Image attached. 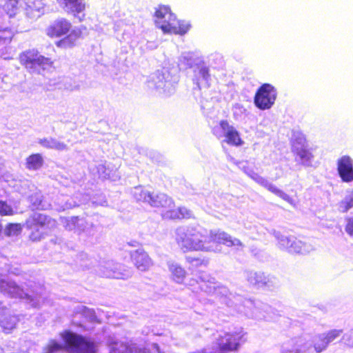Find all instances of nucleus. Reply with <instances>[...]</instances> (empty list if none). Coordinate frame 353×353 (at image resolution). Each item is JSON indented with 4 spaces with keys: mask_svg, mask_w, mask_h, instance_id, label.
<instances>
[{
    "mask_svg": "<svg viewBox=\"0 0 353 353\" xmlns=\"http://www.w3.org/2000/svg\"><path fill=\"white\" fill-rule=\"evenodd\" d=\"M43 196L39 191H35L32 194L28 195V199L32 207L37 210H47L51 205L43 201Z\"/></svg>",
    "mask_w": 353,
    "mask_h": 353,
    "instance_id": "29",
    "label": "nucleus"
},
{
    "mask_svg": "<svg viewBox=\"0 0 353 353\" xmlns=\"http://www.w3.org/2000/svg\"><path fill=\"white\" fill-rule=\"evenodd\" d=\"M341 341L346 346L353 348V329L343 334Z\"/></svg>",
    "mask_w": 353,
    "mask_h": 353,
    "instance_id": "40",
    "label": "nucleus"
},
{
    "mask_svg": "<svg viewBox=\"0 0 353 353\" xmlns=\"http://www.w3.org/2000/svg\"><path fill=\"white\" fill-rule=\"evenodd\" d=\"M225 130L224 138L227 143L234 145H241L242 144L243 141L240 138L239 132L233 125H230L228 122Z\"/></svg>",
    "mask_w": 353,
    "mask_h": 353,
    "instance_id": "26",
    "label": "nucleus"
},
{
    "mask_svg": "<svg viewBox=\"0 0 353 353\" xmlns=\"http://www.w3.org/2000/svg\"><path fill=\"white\" fill-rule=\"evenodd\" d=\"M65 12L77 17L82 13L85 8L84 0H57Z\"/></svg>",
    "mask_w": 353,
    "mask_h": 353,
    "instance_id": "22",
    "label": "nucleus"
},
{
    "mask_svg": "<svg viewBox=\"0 0 353 353\" xmlns=\"http://www.w3.org/2000/svg\"><path fill=\"white\" fill-rule=\"evenodd\" d=\"M183 59L186 61V65L192 70L193 83L200 90L208 88L211 84L212 77L203 58L188 53L183 56Z\"/></svg>",
    "mask_w": 353,
    "mask_h": 353,
    "instance_id": "7",
    "label": "nucleus"
},
{
    "mask_svg": "<svg viewBox=\"0 0 353 353\" xmlns=\"http://www.w3.org/2000/svg\"><path fill=\"white\" fill-rule=\"evenodd\" d=\"M0 292L8 296L23 299L33 307H39L41 302L40 292L34 290L25 291L15 282L4 278L0 279Z\"/></svg>",
    "mask_w": 353,
    "mask_h": 353,
    "instance_id": "6",
    "label": "nucleus"
},
{
    "mask_svg": "<svg viewBox=\"0 0 353 353\" xmlns=\"http://www.w3.org/2000/svg\"><path fill=\"white\" fill-rule=\"evenodd\" d=\"M198 278L201 281L199 284L201 290L219 297L223 303L232 310V314H234V312L243 314L249 318L258 320H273L280 316L278 310L266 303H254L250 299L232 294L225 286L215 283L214 279L206 272H200Z\"/></svg>",
    "mask_w": 353,
    "mask_h": 353,
    "instance_id": "1",
    "label": "nucleus"
},
{
    "mask_svg": "<svg viewBox=\"0 0 353 353\" xmlns=\"http://www.w3.org/2000/svg\"><path fill=\"white\" fill-rule=\"evenodd\" d=\"M77 312L81 313L89 321H94L96 318L95 312L92 309H90L83 305H79L77 307Z\"/></svg>",
    "mask_w": 353,
    "mask_h": 353,
    "instance_id": "38",
    "label": "nucleus"
},
{
    "mask_svg": "<svg viewBox=\"0 0 353 353\" xmlns=\"http://www.w3.org/2000/svg\"><path fill=\"white\" fill-rule=\"evenodd\" d=\"M0 7L10 17L14 15L18 9L22 8L28 17L36 18L43 12L44 3L43 0H0Z\"/></svg>",
    "mask_w": 353,
    "mask_h": 353,
    "instance_id": "8",
    "label": "nucleus"
},
{
    "mask_svg": "<svg viewBox=\"0 0 353 353\" xmlns=\"http://www.w3.org/2000/svg\"><path fill=\"white\" fill-rule=\"evenodd\" d=\"M175 240L184 252L203 251L215 252V243H222L228 247L234 246L238 250L244 248L242 242L232 238L228 233L220 230H211L209 236L200 227L181 226L175 230Z\"/></svg>",
    "mask_w": 353,
    "mask_h": 353,
    "instance_id": "2",
    "label": "nucleus"
},
{
    "mask_svg": "<svg viewBox=\"0 0 353 353\" xmlns=\"http://www.w3.org/2000/svg\"><path fill=\"white\" fill-rule=\"evenodd\" d=\"M179 212H180V216H179L180 219H188L192 216V212L188 208L181 207V208H179Z\"/></svg>",
    "mask_w": 353,
    "mask_h": 353,
    "instance_id": "46",
    "label": "nucleus"
},
{
    "mask_svg": "<svg viewBox=\"0 0 353 353\" xmlns=\"http://www.w3.org/2000/svg\"><path fill=\"white\" fill-rule=\"evenodd\" d=\"M97 173L99 178L103 179H109L111 180H115L114 175H111L109 168L102 163H99L96 165Z\"/></svg>",
    "mask_w": 353,
    "mask_h": 353,
    "instance_id": "35",
    "label": "nucleus"
},
{
    "mask_svg": "<svg viewBox=\"0 0 353 353\" xmlns=\"http://www.w3.org/2000/svg\"><path fill=\"white\" fill-rule=\"evenodd\" d=\"M138 244V243L137 241H133L132 243H130L129 245H131V246H137V245Z\"/></svg>",
    "mask_w": 353,
    "mask_h": 353,
    "instance_id": "52",
    "label": "nucleus"
},
{
    "mask_svg": "<svg viewBox=\"0 0 353 353\" xmlns=\"http://www.w3.org/2000/svg\"><path fill=\"white\" fill-rule=\"evenodd\" d=\"M71 28V23L65 19L56 20L49 29V34L54 37H61L67 34Z\"/></svg>",
    "mask_w": 353,
    "mask_h": 353,
    "instance_id": "24",
    "label": "nucleus"
},
{
    "mask_svg": "<svg viewBox=\"0 0 353 353\" xmlns=\"http://www.w3.org/2000/svg\"><path fill=\"white\" fill-rule=\"evenodd\" d=\"M21 232L20 224L9 223L4 230V234L7 236H17Z\"/></svg>",
    "mask_w": 353,
    "mask_h": 353,
    "instance_id": "37",
    "label": "nucleus"
},
{
    "mask_svg": "<svg viewBox=\"0 0 353 353\" xmlns=\"http://www.w3.org/2000/svg\"><path fill=\"white\" fill-rule=\"evenodd\" d=\"M292 151L294 155V160L298 164L305 168L314 167V149L308 146L303 134L296 133L293 135Z\"/></svg>",
    "mask_w": 353,
    "mask_h": 353,
    "instance_id": "9",
    "label": "nucleus"
},
{
    "mask_svg": "<svg viewBox=\"0 0 353 353\" xmlns=\"http://www.w3.org/2000/svg\"><path fill=\"white\" fill-rule=\"evenodd\" d=\"M250 178L254 180L256 183L261 185V186L266 188L268 190L279 196L284 201H287L290 204H293V199L283 190L278 188L276 185L270 183L265 178L260 176L255 172H250Z\"/></svg>",
    "mask_w": 353,
    "mask_h": 353,
    "instance_id": "19",
    "label": "nucleus"
},
{
    "mask_svg": "<svg viewBox=\"0 0 353 353\" xmlns=\"http://www.w3.org/2000/svg\"><path fill=\"white\" fill-rule=\"evenodd\" d=\"M342 334L343 330L332 329L314 335L311 341L305 336L292 339L282 345L281 353H307L312 347L316 353H321Z\"/></svg>",
    "mask_w": 353,
    "mask_h": 353,
    "instance_id": "3",
    "label": "nucleus"
},
{
    "mask_svg": "<svg viewBox=\"0 0 353 353\" xmlns=\"http://www.w3.org/2000/svg\"><path fill=\"white\" fill-rule=\"evenodd\" d=\"M245 277L248 283L258 287H271L276 283V278L270 275L266 276L263 272L247 271Z\"/></svg>",
    "mask_w": 353,
    "mask_h": 353,
    "instance_id": "20",
    "label": "nucleus"
},
{
    "mask_svg": "<svg viewBox=\"0 0 353 353\" xmlns=\"http://www.w3.org/2000/svg\"><path fill=\"white\" fill-rule=\"evenodd\" d=\"M19 192L22 194H28V192L26 190H19Z\"/></svg>",
    "mask_w": 353,
    "mask_h": 353,
    "instance_id": "50",
    "label": "nucleus"
},
{
    "mask_svg": "<svg viewBox=\"0 0 353 353\" xmlns=\"http://www.w3.org/2000/svg\"><path fill=\"white\" fill-rule=\"evenodd\" d=\"M353 208V190L350 194L346 195L345 198L339 202L338 210L339 212L345 213Z\"/></svg>",
    "mask_w": 353,
    "mask_h": 353,
    "instance_id": "34",
    "label": "nucleus"
},
{
    "mask_svg": "<svg viewBox=\"0 0 353 353\" xmlns=\"http://www.w3.org/2000/svg\"><path fill=\"white\" fill-rule=\"evenodd\" d=\"M228 124V121L222 120L219 122V125H215L212 129V133L218 139H222L225 137V129Z\"/></svg>",
    "mask_w": 353,
    "mask_h": 353,
    "instance_id": "36",
    "label": "nucleus"
},
{
    "mask_svg": "<svg viewBox=\"0 0 353 353\" xmlns=\"http://www.w3.org/2000/svg\"><path fill=\"white\" fill-rule=\"evenodd\" d=\"M158 45L157 43L153 41H148L146 44V48L148 50H154L157 48Z\"/></svg>",
    "mask_w": 353,
    "mask_h": 353,
    "instance_id": "49",
    "label": "nucleus"
},
{
    "mask_svg": "<svg viewBox=\"0 0 353 353\" xmlns=\"http://www.w3.org/2000/svg\"><path fill=\"white\" fill-rule=\"evenodd\" d=\"M336 170L342 182H353V159L350 156L343 155L337 159Z\"/></svg>",
    "mask_w": 353,
    "mask_h": 353,
    "instance_id": "17",
    "label": "nucleus"
},
{
    "mask_svg": "<svg viewBox=\"0 0 353 353\" xmlns=\"http://www.w3.org/2000/svg\"><path fill=\"white\" fill-rule=\"evenodd\" d=\"M345 231L350 236H353V217L350 218L347 221V223L346 227H345Z\"/></svg>",
    "mask_w": 353,
    "mask_h": 353,
    "instance_id": "47",
    "label": "nucleus"
},
{
    "mask_svg": "<svg viewBox=\"0 0 353 353\" xmlns=\"http://www.w3.org/2000/svg\"><path fill=\"white\" fill-rule=\"evenodd\" d=\"M236 165L243 170L249 177H250V172H254L252 168H249L246 162H237Z\"/></svg>",
    "mask_w": 353,
    "mask_h": 353,
    "instance_id": "45",
    "label": "nucleus"
},
{
    "mask_svg": "<svg viewBox=\"0 0 353 353\" xmlns=\"http://www.w3.org/2000/svg\"><path fill=\"white\" fill-rule=\"evenodd\" d=\"M131 259L137 268L141 271H146L152 265L151 259L142 248L131 252Z\"/></svg>",
    "mask_w": 353,
    "mask_h": 353,
    "instance_id": "21",
    "label": "nucleus"
},
{
    "mask_svg": "<svg viewBox=\"0 0 353 353\" xmlns=\"http://www.w3.org/2000/svg\"><path fill=\"white\" fill-rule=\"evenodd\" d=\"M179 209L170 210L162 214V216L164 219H180Z\"/></svg>",
    "mask_w": 353,
    "mask_h": 353,
    "instance_id": "43",
    "label": "nucleus"
},
{
    "mask_svg": "<svg viewBox=\"0 0 353 353\" xmlns=\"http://www.w3.org/2000/svg\"><path fill=\"white\" fill-rule=\"evenodd\" d=\"M43 162V158L40 154H32L27 158V168L30 170H37L41 167Z\"/></svg>",
    "mask_w": 353,
    "mask_h": 353,
    "instance_id": "33",
    "label": "nucleus"
},
{
    "mask_svg": "<svg viewBox=\"0 0 353 353\" xmlns=\"http://www.w3.org/2000/svg\"><path fill=\"white\" fill-rule=\"evenodd\" d=\"M186 261L190 265V268H197L201 265L203 260L199 258H193L191 256H186Z\"/></svg>",
    "mask_w": 353,
    "mask_h": 353,
    "instance_id": "44",
    "label": "nucleus"
},
{
    "mask_svg": "<svg viewBox=\"0 0 353 353\" xmlns=\"http://www.w3.org/2000/svg\"><path fill=\"white\" fill-rule=\"evenodd\" d=\"M168 265L173 279L178 283H182L185 276V270L178 263L172 261H169Z\"/></svg>",
    "mask_w": 353,
    "mask_h": 353,
    "instance_id": "30",
    "label": "nucleus"
},
{
    "mask_svg": "<svg viewBox=\"0 0 353 353\" xmlns=\"http://www.w3.org/2000/svg\"><path fill=\"white\" fill-rule=\"evenodd\" d=\"M101 276L117 279H125L131 276V272L123 265L114 261H103L99 264L97 270Z\"/></svg>",
    "mask_w": 353,
    "mask_h": 353,
    "instance_id": "15",
    "label": "nucleus"
},
{
    "mask_svg": "<svg viewBox=\"0 0 353 353\" xmlns=\"http://www.w3.org/2000/svg\"><path fill=\"white\" fill-rule=\"evenodd\" d=\"M81 31L79 28H75L70 33L58 42V46L62 48H70L75 45L76 41L81 36Z\"/></svg>",
    "mask_w": 353,
    "mask_h": 353,
    "instance_id": "27",
    "label": "nucleus"
},
{
    "mask_svg": "<svg viewBox=\"0 0 353 353\" xmlns=\"http://www.w3.org/2000/svg\"><path fill=\"white\" fill-rule=\"evenodd\" d=\"M88 201L87 196H83L82 199L73 198L67 195H59L53 201L52 205L57 211H64L72 208L85 204Z\"/></svg>",
    "mask_w": 353,
    "mask_h": 353,
    "instance_id": "18",
    "label": "nucleus"
},
{
    "mask_svg": "<svg viewBox=\"0 0 353 353\" xmlns=\"http://www.w3.org/2000/svg\"><path fill=\"white\" fill-rule=\"evenodd\" d=\"M8 259L0 256V276L6 275V273L10 272V265L7 263Z\"/></svg>",
    "mask_w": 353,
    "mask_h": 353,
    "instance_id": "41",
    "label": "nucleus"
},
{
    "mask_svg": "<svg viewBox=\"0 0 353 353\" xmlns=\"http://www.w3.org/2000/svg\"><path fill=\"white\" fill-rule=\"evenodd\" d=\"M133 197L138 202H143L154 208H171L174 206L172 198L161 192H150L141 186L134 187L132 190Z\"/></svg>",
    "mask_w": 353,
    "mask_h": 353,
    "instance_id": "11",
    "label": "nucleus"
},
{
    "mask_svg": "<svg viewBox=\"0 0 353 353\" xmlns=\"http://www.w3.org/2000/svg\"><path fill=\"white\" fill-rule=\"evenodd\" d=\"M277 97L276 89L269 83L261 85L254 97V104L261 110L270 109L275 103Z\"/></svg>",
    "mask_w": 353,
    "mask_h": 353,
    "instance_id": "14",
    "label": "nucleus"
},
{
    "mask_svg": "<svg viewBox=\"0 0 353 353\" xmlns=\"http://www.w3.org/2000/svg\"><path fill=\"white\" fill-rule=\"evenodd\" d=\"M108 345L110 353H130L131 352L130 346L124 342L114 341L113 339H109Z\"/></svg>",
    "mask_w": 353,
    "mask_h": 353,
    "instance_id": "32",
    "label": "nucleus"
},
{
    "mask_svg": "<svg viewBox=\"0 0 353 353\" xmlns=\"http://www.w3.org/2000/svg\"><path fill=\"white\" fill-rule=\"evenodd\" d=\"M20 61L22 65L32 74H42L50 70L52 61L50 58L41 54L38 50L32 49L26 50L20 54Z\"/></svg>",
    "mask_w": 353,
    "mask_h": 353,
    "instance_id": "10",
    "label": "nucleus"
},
{
    "mask_svg": "<svg viewBox=\"0 0 353 353\" xmlns=\"http://www.w3.org/2000/svg\"><path fill=\"white\" fill-rule=\"evenodd\" d=\"M13 214L12 208L9 205L6 201H0V214L12 215Z\"/></svg>",
    "mask_w": 353,
    "mask_h": 353,
    "instance_id": "42",
    "label": "nucleus"
},
{
    "mask_svg": "<svg viewBox=\"0 0 353 353\" xmlns=\"http://www.w3.org/2000/svg\"><path fill=\"white\" fill-rule=\"evenodd\" d=\"M81 257L86 256V254H82L81 255Z\"/></svg>",
    "mask_w": 353,
    "mask_h": 353,
    "instance_id": "54",
    "label": "nucleus"
},
{
    "mask_svg": "<svg viewBox=\"0 0 353 353\" xmlns=\"http://www.w3.org/2000/svg\"><path fill=\"white\" fill-rule=\"evenodd\" d=\"M5 39L8 40V42H10L11 41V37H10L9 38H6Z\"/></svg>",
    "mask_w": 353,
    "mask_h": 353,
    "instance_id": "53",
    "label": "nucleus"
},
{
    "mask_svg": "<svg viewBox=\"0 0 353 353\" xmlns=\"http://www.w3.org/2000/svg\"><path fill=\"white\" fill-rule=\"evenodd\" d=\"M52 222L54 221L44 214L34 212L30 214L26 221V228L31 231L30 239L33 241H40L43 236L45 228Z\"/></svg>",
    "mask_w": 353,
    "mask_h": 353,
    "instance_id": "13",
    "label": "nucleus"
},
{
    "mask_svg": "<svg viewBox=\"0 0 353 353\" xmlns=\"http://www.w3.org/2000/svg\"><path fill=\"white\" fill-rule=\"evenodd\" d=\"M65 347L70 353H97L96 344L85 337L65 331L61 334Z\"/></svg>",
    "mask_w": 353,
    "mask_h": 353,
    "instance_id": "12",
    "label": "nucleus"
},
{
    "mask_svg": "<svg viewBox=\"0 0 353 353\" xmlns=\"http://www.w3.org/2000/svg\"><path fill=\"white\" fill-rule=\"evenodd\" d=\"M18 319L14 315H8V309L1 305L0 303V326L6 332H9L12 330L17 323Z\"/></svg>",
    "mask_w": 353,
    "mask_h": 353,
    "instance_id": "23",
    "label": "nucleus"
},
{
    "mask_svg": "<svg viewBox=\"0 0 353 353\" xmlns=\"http://www.w3.org/2000/svg\"><path fill=\"white\" fill-rule=\"evenodd\" d=\"M235 108H239L240 109H243V111L245 110V108H243V106H241L240 104H238V103L235 105Z\"/></svg>",
    "mask_w": 353,
    "mask_h": 353,
    "instance_id": "51",
    "label": "nucleus"
},
{
    "mask_svg": "<svg viewBox=\"0 0 353 353\" xmlns=\"http://www.w3.org/2000/svg\"><path fill=\"white\" fill-rule=\"evenodd\" d=\"M149 351L150 353H163L161 352L157 343H152Z\"/></svg>",
    "mask_w": 353,
    "mask_h": 353,
    "instance_id": "48",
    "label": "nucleus"
},
{
    "mask_svg": "<svg viewBox=\"0 0 353 353\" xmlns=\"http://www.w3.org/2000/svg\"><path fill=\"white\" fill-rule=\"evenodd\" d=\"M313 249L314 248L311 244L303 242L293 236L288 252L291 253L306 254Z\"/></svg>",
    "mask_w": 353,
    "mask_h": 353,
    "instance_id": "25",
    "label": "nucleus"
},
{
    "mask_svg": "<svg viewBox=\"0 0 353 353\" xmlns=\"http://www.w3.org/2000/svg\"><path fill=\"white\" fill-rule=\"evenodd\" d=\"M38 143L43 147L48 149H54L60 151L67 149L66 144L52 137L40 139H39Z\"/></svg>",
    "mask_w": 353,
    "mask_h": 353,
    "instance_id": "28",
    "label": "nucleus"
},
{
    "mask_svg": "<svg viewBox=\"0 0 353 353\" xmlns=\"http://www.w3.org/2000/svg\"><path fill=\"white\" fill-rule=\"evenodd\" d=\"M64 225L67 230H73L78 234L84 232L87 235L90 236L94 235V231H96L95 227L92 222L79 216L66 219Z\"/></svg>",
    "mask_w": 353,
    "mask_h": 353,
    "instance_id": "16",
    "label": "nucleus"
},
{
    "mask_svg": "<svg viewBox=\"0 0 353 353\" xmlns=\"http://www.w3.org/2000/svg\"><path fill=\"white\" fill-rule=\"evenodd\" d=\"M81 265L86 267V268L88 267L87 264H85V265L84 264H81Z\"/></svg>",
    "mask_w": 353,
    "mask_h": 353,
    "instance_id": "55",
    "label": "nucleus"
},
{
    "mask_svg": "<svg viewBox=\"0 0 353 353\" xmlns=\"http://www.w3.org/2000/svg\"><path fill=\"white\" fill-rule=\"evenodd\" d=\"M269 232L275 237L278 242L279 247L281 249L285 250L288 252V249L292 241L293 236H284L279 231H277L275 229L270 230Z\"/></svg>",
    "mask_w": 353,
    "mask_h": 353,
    "instance_id": "31",
    "label": "nucleus"
},
{
    "mask_svg": "<svg viewBox=\"0 0 353 353\" xmlns=\"http://www.w3.org/2000/svg\"><path fill=\"white\" fill-rule=\"evenodd\" d=\"M154 17L155 23L158 28L164 33L185 34L190 30L188 21H179L176 16L171 12L169 7L161 6L157 9Z\"/></svg>",
    "mask_w": 353,
    "mask_h": 353,
    "instance_id": "4",
    "label": "nucleus"
},
{
    "mask_svg": "<svg viewBox=\"0 0 353 353\" xmlns=\"http://www.w3.org/2000/svg\"><path fill=\"white\" fill-rule=\"evenodd\" d=\"M63 347L61 344L52 340L48 346L44 349L43 353H58L63 350Z\"/></svg>",
    "mask_w": 353,
    "mask_h": 353,
    "instance_id": "39",
    "label": "nucleus"
},
{
    "mask_svg": "<svg viewBox=\"0 0 353 353\" xmlns=\"http://www.w3.org/2000/svg\"><path fill=\"white\" fill-rule=\"evenodd\" d=\"M178 82V76L172 75L168 70L163 69L158 70L149 76L147 86L159 94L170 96L175 92Z\"/></svg>",
    "mask_w": 353,
    "mask_h": 353,
    "instance_id": "5",
    "label": "nucleus"
}]
</instances>
